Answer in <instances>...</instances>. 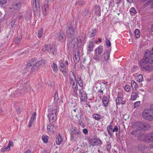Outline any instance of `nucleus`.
Segmentation results:
<instances>
[{"label": "nucleus", "mask_w": 153, "mask_h": 153, "mask_svg": "<svg viewBox=\"0 0 153 153\" xmlns=\"http://www.w3.org/2000/svg\"><path fill=\"white\" fill-rule=\"evenodd\" d=\"M129 12L131 15H134L137 13L136 10L134 7H131L130 9Z\"/></svg>", "instance_id": "33"}, {"label": "nucleus", "mask_w": 153, "mask_h": 153, "mask_svg": "<svg viewBox=\"0 0 153 153\" xmlns=\"http://www.w3.org/2000/svg\"><path fill=\"white\" fill-rule=\"evenodd\" d=\"M132 127L134 130L131 132V134L132 135H136L139 130H148L150 128V126L148 123L139 121L134 123L132 124Z\"/></svg>", "instance_id": "2"}, {"label": "nucleus", "mask_w": 153, "mask_h": 153, "mask_svg": "<svg viewBox=\"0 0 153 153\" xmlns=\"http://www.w3.org/2000/svg\"><path fill=\"white\" fill-rule=\"evenodd\" d=\"M62 139L61 135L59 134L56 137V144L58 145H60L62 141Z\"/></svg>", "instance_id": "22"}, {"label": "nucleus", "mask_w": 153, "mask_h": 153, "mask_svg": "<svg viewBox=\"0 0 153 153\" xmlns=\"http://www.w3.org/2000/svg\"><path fill=\"white\" fill-rule=\"evenodd\" d=\"M15 22V21H14V22L13 21L12 22H11L10 25L11 26H12L14 25Z\"/></svg>", "instance_id": "61"}, {"label": "nucleus", "mask_w": 153, "mask_h": 153, "mask_svg": "<svg viewBox=\"0 0 153 153\" xmlns=\"http://www.w3.org/2000/svg\"><path fill=\"white\" fill-rule=\"evenodd\" d=\"M71 84H72V88L73 89L74 92L76 94V95H78V94L77 92V91L78 90V87L77 85V82H74L72 83H71Z\"/></svg>", "instance_id": "18"}, {"label": "nucleus", "mask_w": 153, "mask_h": 153, "mask_svg": "<svg viewBox=\"0 0 153 153\" xmlns=\"http://www.w3.org/2000/svg\"><path fill=\"white\" fill-rule=\"evenodd\" d=\"M105 90L104 88L102 86L100 87V88L98 90V92L100 93H102L103 91Z\"/></svg>", "instance_id": "53"}, {"label": "nucleus", "mask_w": 153, "mask_h": 153, "mask_svg": "<svg viewBox=\"0 0 153 153\" xmlns=\"http://www.w3.org/2000/svg\"><path fill=\"white\" fill-rule=\"evenodd\" d=\"M136 80L139 82H141L143 80V77L141 74L138 75L136 78Z\"/></svg>", "instance_id": "34"}, {"label": "nucleus", "mask_w": 153, "mask_h": 153, "mask_svg": "<svg viewBox=\"0 0 153 153\" xmlns=\"http://www.w3.org/2000/svg\"><path fill=\"white\" fill-rule=\"evenodd\" d=\"M151 5H150V7L152 8H153V0H149L146 3L145 5L146 6H148L149 4L151 3Z\"/></svg>", "instance_id": "41"}, {"label": "nucleus", "mask_w": 153, "mask_h": 153, "mask_svg": "<svg viewBox=\"0 0 153 153\" xmlns=\"http://www.w3.org/2000/svg\"><path fill=\"white\" fill-rule=\"evenodd\" d=\"M123 94L122 93L121 91H119L117 93V97H123Z\"/></svg>", "instance_id": "49"}, {"label": "nucleus", "mask_w": 153, "mask_h": 153, "mask_svg": "<svg viewBox=\"0 0 153 153\" xmlns=\"http://www.w3.org/2000/svg\"><path fill=\"white\" fill-rule=\"evenodd\" d=\"M56 37L61 42H64L65 39V36L63 31H60L57 34H55Z\"/></svg>", "instance_id": "10"}, {"label": "nucleus", "mask_w": 153, "mask_h": 153, "mask_svg": "<svg viewBox=\"0 0 153 153\" xmlns=\"http://www.w3.org/2000/svg\"><path fill=\"white\" fill-rule=\"evenodd\" d=\"M79 86L82 87L83 86L82 81L80 77L77 78Z\"/></svg>", "instance_id": "44"}, {"label": "nucleus", "mask_w": 153, "mask_h": 153, "mask_svg": "<svg viewBox=\"0 0 153 153\" xmlns=\"http://www.w3.org/2000/svg\"><path fill=\"white\" fill-rule=\"evenodd\" d=\"M27 81H23L22 82V84L23 85H25L26 83H27Z\"/></svg>", "instance_id": "60"}, {"label": "nucleus", "mask_w": 153, "mask_h": 153, "mask_svg": "<svg viewBox=\"0 0 153 153\" xmlns=\"http://www.w3.org/2000/svg\"><path fill=\"white\" fill-rule=\"evenodd\" d=\"M25 88H24L22 89H20L19 88L16 91V92L18 93H19V94H24L25 92L26 91H25Z\"/></svg>", "instance_id": "35"}, {"label": "nucleus", "mask_w": 153, "mask_h": 153, "mask_svg": "<svg viewBox=\"0 0 153 153\" xmlns=\"http://www.w3.org/2000/svg\"><path fill=\"white\" fill-rule=\"evenodd\" d=\"M25 153H32L29 150H27L26 151Z\"/></svg>", "instance_id": "62"}, {"label": "nucleus", "mask_w": 153, "mask_h": 153, "mask_svg": "<svg viewBox=\"0 0 153 153\" xmlns=\"http://www.w3.org/2000/svg\"><path fill=\"white\" fill-rule=\"evenodd\" d=\"M153 62V59L150 53L146 52L143 58L140 62V65L142 68L146 70L150 71L153 70V68L151 65Z\"/></svg>", "instance_id": "1"}, {"label": "nucleus", "mask_w": 153, "mask_h": 153, "mask_svg": "<svg viewBox=\"0 0 153 153\" xmlns=\"http://www.w3.org/2000/svg\"><path fill=\"white\" fill-rule=\"evenodd\" d=\"M131 85L132 88H133L136 89L138 87V85L137 83L133 80H132L131 81Z\"/></svg>", "instance_id": "37"}, {"label": "nucleus", "mask_w": 153, "mask_h": 153, "mask_svg": "<svg viewBox=\"0 0 153 153\" xmlns=\"http://www.w3.org/2000/svg\"><path fill=\"white\" fill-rule=\"evenodd\" d=\"M117 3L118 4L120 3L121 0H115Z\"/></svg>", "instance_id": "63"}, {"label": "nucleus", "mask_w": 153, "mask_h": 153, "mask_svg": "<svg viewBox=\"0 0 153 153\" xmlns=\"http://www.w3.org/2000/svg\"><path fill=\"white\" fill-rule=\"evenodd\" d=\"M49 113L48 117L50 121H52V120L54 119L56 117V110H54L51 111V109H48Z\"/></svg>", "instance_id": "11"}, {"label": "nucleus", "mask_w": 153, "mask_h": 153, "mask_svg": "<svg viewBox=\"0 0 153 153\" xmlns=\"http://www.w3.org/2000/svg\"><path fill=\"white\" fill-rule=\"evenodd\" d=\"M43 28L41 27L38 31V37L40 38L42 36V35L43 33Z\"/></svg>", "instance_id": "43"}, {"label": "nucleus", "mask_w": 153, "mask_h": 153, "mask_svg": "<svg viewBox=\"0 0 153 153\" xmlns=\"http://www.w3.org/2000/svg\"><path fill=\"white\" fill-rule=\"evenodd\" d=\"M148 149H153V143L148 147Z\"/></svg>", "instance_id": "59"}, {"label": "nucleus", "mask_w": 153, "mask_h": 153, "mask_svg": "<svg viewBox=\"0 0 153 153\" xmlns=\"http://www.w3.org/2000/svg\"><path fill=\"white\" fill-rule=\"evenodd\" d=\"M21 4L20 2H16L13 4L10 7V9L15 10H19L21 7Z\"/></svg>", "instance_id": "12"}, {"label": "nucleus", "mask_w": 153, "mask_h": 153, "mask_svg": "<svg viewBox=\"0 0 153 153\" xmlns=\"http://www.w3.org/2000/svg\"><path fill=\"white\" fill-rule=\"evenodd\" d=\"M147 147L144 145L141 144H139L138 147V149L139 151H141L142 152H144V151L147 149Z\"/></svg>", "instance_id": "26"}, {"label": "nucleus", "mask_w": 153, "mask_h": 153, "mask_svg": "<svg viewBox=\"0 0 153 153\" xmlns=\"http://www.w3.org/2000/svg\"><path fill=\"white\" fill-rule=\"evenodd\" d=\"M118 129L117 126H115L114 128L112 130V132H117L118 131Z\"/></svg>", "instance_id": "55"}, {"label": "nucleus", "mask_w": 153, "mask_h": 153, "mask_svg": "<svg viewBox=\"0 0 153 153\" xmlns=\"http://www.w3.org/2000/svg\"><path fill=\"white\" fill-rule=\"evenodd\" d=\"M7 0H0V3L1 4H3L6 2Z\"/></svg>", "instance_id": "58"}, {"label": "nucleus", "mask_w": 153, "mask_h": 153, "mask_svg": "<svg viewBox=\"0 0 153 153\" xmlns=\"http://www.w3.org/2000/svg\"><path fill=\"white\" fill-rule=\"evenodd\" d=\"M124 88V89L127 92H129L130 91V87L129 85H126Z\"/></svg>", "instance_id": "46"}, {"label": "nucleus", "mask_w": 153, "mask_h": 153, "mask_svg": "<svg viewBox=\"0 0 153 153\" xmlns=\"http://www.w3.org/2000/svg\"><path fill=\"white\" fill-rule=\"evenodd\" d=\"M14 146V143L13 141L12 140H10L8 143L7 146L10 148V147H12Z\"/></svg>", "instance_id": "47"}, {"label": "nucleus", "mask_w": 153, "mask_h": 153, "mask_svg": "<svg viewBox=\"0 0 153 153\" xmlns=\"http://www.w3.org/2000/svg\"><path fill=\"white\" fill-rule=\"evenodd\" d=\"M112 128V126L111 124L108 125L107 127V131L110 137H112L113 135V134L111 132Z\"/></svg>", "instance_id": "25"}, {"label": "nucleus", "mask_w": 153, "mask_h": 153, "mask_svg": "<svg viewBox=\"0 0 153 153\" xmlns=\"http://www.w3.org/2000/svg\"><path fill=\"white\" fill-rule=\"evenodd\" d=\"M67 33L68 36L69 37L74 38L75 35L74 29L73 28L72 25L70 24L68 25L67 28Z\"/></svg>", "instance_id": "6"}, {"label": "nucleus", "mask_w": 153, "mask_h": 153, "mask_svg": "<svg viewBox=\"0 0 153 153\" xmlns=\"http://www.w3.org/2000/svg\"><path fill=\"white\" fill-rule=\"evenodd\" d=\"M93 58L94 59H95V60H97L98 61H99V59H100L98 56L97 54H96L95 55H94V56L93 57Z\"/></svg>", "instance_id": "56"}, {"label": "nucleus", "mask_w": 153, "mask_h": 153, "mask_svg": "<svg viewBox=\"0 0 153 153\" xmlns=\"http://www.w3.org/2000/svg\"><path fill=\"white\" fill-rule=\"evenodd\" d=\"M102 60L104 61L107 60L109 58V53L108 52H105L103 54L102 56Z\"/></svg>", "instance_id": "29"}, {"label": "nucleus", "mask_w": 153, "mask_h": 153, "mask_svg": "<svg viewBox=\"0 0 153 153\" xmlns=\"http://www.w3.org/2000/svg\"><path fill=\"white\" fill-rule=\"evenodd\" d=\"M42 61H39L37 62L36 61L31 60H30L29 62L27 64V68H29L30 67L32 66L31 70L33 71L37 67H39L41 64Z\"/></svg>", "instance_id": "5"}, {"label": "nucleus", "mask_w": 153, "mask_h": 153, "mask_svg": "<svg viewBox=\"0 0 153 153\" xmlns=\"http://www.w3.org/2000/svg\"><path fill=\"white\" fill-rule=\"evenodd\" d=\"M97 30L95 29H92L90 30L88 32V35L90 37H92L95 35Z\"/></svg>", "instance_id": "24"}, {"label": "nucleus", "mask_w": 153, "mask_h": 153, "mask_svg": "<svg viewBox=\"0 0 153 153\" xmlns=\"http://www.w3.org/2000/svg\"><path fill=\"white\" fill-rule=\"evenodd\" d=\"M116 102L117 105H124L126 102L125 100H123V97H117L116 99Z\"/></svg>", "instance_id": "20"}, {"label": "nucleus", "mask_w": 153, "mask_h": 153, "mask_svg": "<svg viewBox=\"0 0 153 153\" xmlns=\"http://www.w3.org/2000/svg\"><path fill=\"white\" fill-rule=\"evenodd\" d=\"M51 67L53 70V71L54 72H56L58 71L57 65L55 63L53 62V64L51 66Z\"/></svg>", "instance_id": "32"}, {"label": "nucleus", "mask_w": 153, "mask_h": 153, "mask_svg": "<svg viewBox=\"0 0 153 153\" xmlns=\"http://www.w3.org/2000/svg\"><path fill=\"white\" fill-rule=\"evenodd\" d=\"M83 133L85 135L88 134V130L87 128H84L82 131Z\"/></svg>", "instance_id": "57"}, {"label": "nucleus", "mask_w": 153, "mask_h": 153, "mask_svg": "<svg viewBox=\"0 0 153 153\" xmlns=\"http://www.w3.org/2000/svg\"><path fill=\"white\" fill-rule=\"evenodd\" d=\"M140 101H137L135 102L134 104V108H135L137 107L140 105Z\"/></svg>", "instance_id": "54"}, {"label": "nucleus", "mask_w": 153, "mask_h": 153, "mask_svg": "<svg viewBox=\"0 0 153 153\" xmlns=\"http://www.w3.org/2000/svg\"><path fill=\"white\" fill-rule=\"evenodd\" d=\"M106 144L107 149L108 151H109L111 148V143L110 141H107Z\"/></svg>", "instance_id": "48"}, {"label": "nucleus", "mask_w": 153, "mask_h": 153, "mask_svg": "<svg viewBox=\"0 0 153 153\" xmlns=\"http://www.w3.org/2000/svg\"><path fill=\"white\" fill-rule=\"evenodd\" d=\"M48 136L46 135H43L42 137V140L43 142L45 143H46L48 141Z\"/></svg>", "instance_id": "45"}, {"label": "nucleus", "mask_w": 153, "mask_h": 153, "mask_svg": "<svg viewBox=\"0 0 153 153\" xmlns=\"http://www.w3.org/2000/svg\"><path fill=\"white\" fill-rule=\"evenodd\" d=\"M47 128L48 132L51 134H53L56 129L55 127L51 124L48 125Z\"/></svg>", "instance_id": "13"}, {"label": "nucleus", "mask_w": 153, "mask_h": 153, "mask_svg": "<svg viewBox=\"0 0 153 153\" xmlns=\"http://www.w3.org/2000/svg\"><path fill=\"white\" fill-rule=\"evenodd\" d=\"M54 50V48L53 47V46L50 44L45 45L42 48V50L43 51L45 52L47 51L49 52L50 53H53V54H54L53 53Z\"/></svg>", "instance_id": "9"}, {"label": "nucleus", "mask_w": 153, "mask_h": 153, "mask_svg": "<svg viewBox=\"0 0 153 153\" xmlns=\"http://www.w3.org/2000/svg\"><path fill=\"white\" fill-rule=\"evenodd\" d=\"M49 12L48 6L46 3L45 4L44 7L42 8V12L43 15L46 16L48 13Z\"/></svg>", "instance_id": "16"}, {"label": "nucleus", "mask_w": 153, "mask_h": 153, "mask_svg": "<svg viewBox=\"0 0 153 153\" xmlns=\"http://www.w3.org/2000/svg\"><path fill=\"white\" fill-rule=\"evenodd\" d=\"M61 71L62 72L63 74L65 76H66L68 75V73L66 71V69L65 70H62Z\"/></svg>", "instance_id": "51"}, {"label": "nucleus", "mask_w": 153, "mask_h": 153, "mask_svg": "<svg viewBox=\"0 0 153 153\" xmlns=\"http://www.w3.org/2000/svg\"><path fill=\"white\" fill-rule=\"evenodd\" d=\"M134 33L137 38H139L140 36V31L138 29H136L134 31Z\"/></svg>", "instance_id": "38"}, {"label": "nucleus", "mask_w": 153, "mask_h": 153, "mask_svg": "<svg viewBox=\"0 0 153 153\" xmlns=\"http://www.w3.org/2000/svg\"><path fill=\"white\" fill-rule=\"evenodd\" d=\"M105 42L106 45L108 46V47H109L111 45V43L110 40L106 38L105 39Z\"/></svg>", "instance_id": "50"}, {"label": "nucleus", "mask_w": 153, "mask_h": 153, "mask_svg": "<svg viewBox=\"0 0 153 153\" xmlns=\"http://www.w3.org/2000/svg\"><path fill=\"white\" fill-rule=\"evenodd\" d=\"M102 106L106 107L108 106V99L107 97L104 96L102 99Z\"/></svg>", "instance_id": "17"}, {"label": "nucleus", "mask_w": 153, "mask_h": 153, "mask_svg": "<svg viewBox=\"0 0 153 153\" xmlns=\"http://www.w3.org/2000/svg\"><path fill=\"white\" fill-rule=\"evenodd\" d=\"M10 150V148L6 146H4L1 149L0 152H1L6 151L9 152Z\"/></svg>", "instance_id": "30"}, {"label": "nucleus", "mask_w": 153, "mask_h": 153, "mask_svg": "<svg viewBox=\"0 0 153 153\" xmlns=\"http://www.w3.org/2000/svg\"><path fill=\"white\" fill-rule=\"evenodd\" d=\"M137 97V95L136 93L135 92L133 91L131 93V99L132 100H134L136 99Z\"/></svg>", "instance_id": "31"}, {"label": "nucleus", "mask_w": 153, "mask_h": 153, "mask_svg": "<svg viewBox=\"0 0 153 153\" xmlns=\"http://www.w3.org/2000/svg\"><path fill=\"white\" fill-rule=\"evenodd\" d=\"M149 109L153 110V104H152L150 106Z\"/></svg>", "instance_id": "64"}, {"label": "nucleus", "mask_w": 153, "mask_h": 153, "mask_svg": "<svg viewBox=\"0 0 153 153\" xmlns=\"http://www.w3.org/2000/svg\"><path fill=\"white\" fill-rule=\"evenodd\" d=\"M93 117L94 119L97 120H99L101 119V116L97 114L93 115Z\"/></svg>", "instance_id": "40"}, {"label": "nucleus", "mask_w": 153, "mask_h": 153, "mask_svg": "<svg viewBox=\"0 0 153 153\" xmlns=\"http://www.w3.org/2000/svg\"><path fill=\"white\" fill-rule=\"evenodd\" d=\"M60 67L61 71L62 70H65L66 69L65 65L64 64L62 61H60Z\"/></svg>", "instance_id": "39"}, {"label": "nucleus", "mask_w": 153, "mask_h": 153, "mask_svg": "<svg viewBox=\"0 0 153 153\" xmlns=\"http://www.w3.org/2000/svg\"><path fill=\"white\" fill-rule=\"evenodd\" d=\"M142 136V138L139 137V140H143L144 142L147 143L153 142V131L149 133L143 134Z\"/></svg>", "instance_id": "4"}, {"label": "nucleus", "mask_w": 153, "mask_h": 153, "mask_svg": "<svg viewBox=\"0 0 153 153\" xmlns=\"http://www.w3.org/2000/svg\"><path fill=\"white\" fill-rule=\"evenodd\" d=\"M80 101L85 102L87 99V95L85 92L82 88L79 89V90Z\"/></svg>", "instance_id": "7"}, {"label": "nucleus", "mask_w": 153, "mask_h": 153, "mask_svg": "<svg viewBox=\"0 0 153 153\" xmlns=\"http://www.w3.org/2000/svg\"><path fill=\"white\" fill-rule=\"evenodd\" d=\"M143 118L149 121L153 120V110L145 109L143 110L142 113Z\"/></svg>", "instance_id": "3"}, {"label": "nucleus", "mask_w": 153, "mask_h": 153, "mask_svg": "<svg viewBox=\"0 0 153 153\" xmlns=\"http://www.w3.org/2000/svg\"><path fill=\"white\" fill-rule=\"evenodd\" d=\"M33 7L34 9L35 8L36 10H39V6L38 0H33Z\"/></svg>", "instance_id": "21"}, {"label": "nucleus", "mask_w": 153, "mask_h": 153, "mask_svg": "<svg viewBox=\"0 0 153 153\" xmlns=\"http://www.w3.org/2000/svg\"><path fill=\"white\" fill-rule=\"evenodd\" d=\"M22 36H20L17 37L15 39V42L16 44H18L21 40Z\"/></svg>", "instance_id": "36"}, {"label": "nucleus", "mask_w": 153, "mask_h": 153, "mask_svg": "<svg viewBox=\"0 0 153 153\" xmlns=\"http://www.w3.org/2000/svg\"><path fill=\"white\" fill-rule=\"evenodd\" d=\"M103 51V47L102 46H99L95 50V54H97L98 52V54H100Z\"/></svg>", "instance_id": "28"}, {"label": "nucleus", "mask_w": 153, "mask_h": 153, "mask_svg": "<svg viewBox=\"0 0 153 153\" xmlns=\"http://www.w3.org/2000/svg\"><path fill=\"white\" fill-rule=\"evenodd\" d=\"M69 77L70 83H72L74 82H76L77 80L76 77L74 74V73L73 72L71 71L70 72Z\"/></svg>", "instance_id": "14"}, {"label": "nucleus", "mask_w": 153, "mask_h": 153, "mask_svg": "<svg viewBox=\"0 0 153 153\" xmlns=\"http://www.w3.org/2000/svg\"><path fill=\"white\" fill-rule=\"evenodd\" d=\"M73 59L74 62L76 63H78L80 59V55L78 52H74V53Z\"/></svg>", "instance_id": "15"}, {"label": "nucleus", "mask_w": 153, "mask_h": 153, "mask_svg": "<svg viewBox=\"0 0 153 153\" xmlns=\"http://www.w3.org/2000/svg\"><path fill=\"white\" fill-rule=\"evenodd\" d=\"M89 143L90 147L102 144V141L100 139L96 138L90 139Z\"/></svg>", "instance_id": "8"}, {"label": "nucleus", "mask_w": 153, "mask_h": 153, "mask_svg": "<svg viewBox=\"0 0 153 153\" xmlns=\"http://www.w3.org/2000/svg\"><path fill=\"white\" fill-rule=\"evenodd\" d=\"M36 112H34L31 117L30 120L29 121V122L28 125V126L29 127H30L31 126L33 122L36 119Z\"/></svg>", "instance_id": "19"}, {"label": "nucleus", "mask_w": 153, "mask_h": 153, "mask_svg": "<svg viewBox=\"0 0 153 153\" xmlns=\"http://www.w3.org/2000/svg\"><path fill=\"white\" fill-rule=\"evenodd\" d=\"M81 133L80 132L79 130L76 129H73L70 132V134L71 135V137H73V136L74 135H76V134H80Z\"/></svg>", "instance_id": "27"}, {"label": "nucleus", "mask_w": 153, "mask_h": 153, "mask_svg": "<svg viewBox=\"0 0 153 153\" xmlns=\"http://www.w3.org/2000/svg\"><path fill=\"white\" fill-rule=\"evenodd\" d=\"M81 115L82 113L81 111L79 112L78 114L76 115V117H77V118L79 119H81Z\"/></svg>", "instance_id": "52"}, {"label": "nucleus", "mask_w": 153, "mask_h": 153, "mask_svg": "<svg viewBox=\"0 0 153 153\" xmlns=\"http://www.w3.org/2000/svg\"><path fill=\"white\" fill-rule=\"evenodd\" d=\"M94 47V44L93 42L90 41L88 45V50L89 51H91L93 50Z\"/></svg>", "instance_id": "23"}, {"label": "nucleus", "mask_w": 153, "mask_h": 153, "mask_svg": "<svg viewBox=\"0 0 153 153\" xmlns=\"http://www.w3.org/2000/svg\"><path fill=\"white\" fill-rule=\"evenodd\" d=\"M79 124L82 127L84 128L85 127V124L84 123V120L83 119H79Z\"/></svg>", "instance_id": "42"}]
</instances>
